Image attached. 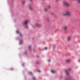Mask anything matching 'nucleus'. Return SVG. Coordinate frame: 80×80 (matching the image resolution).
<instances>
[{
    "label": "nucleus",
    "mask_w": 80,
    "mask_h": 80,
    "mask_svg": "<svg viewBox=\"0 0 80 80\" xmlns=\"http://www.w3.org/2000/svg\"><path fill=\"white\" fill-rule=\"evenodd\" d=\"M48 48L47 47H45V50H47Z\"/></svg>",
    "instance_id": "6ab92c4d"
},
{
    "label": "nucleus",
    "mask_w": 80,
    "mask_h": 80,
    "mask_svg": "<svg viewBox=\"0 0 80 80\" xmlns=\"http://www.w3.org/2000/svg\"><path fill=\"white\" fill-rule=\"evenodd\" d=\"M51 72H52V73H55V71L54 70H51Z\"/></svg>",
    "instance_id": "9b49d317"
},
{
    "label": "nucleus",
    "mask_w": 80,
    "mask_h": 80,
    "mask_svg": "<svg viewBox=\"0 0 80 80\" xmlns=\"http://www.w3.org/2000/svg\"><path fill=\"white\" fill-rule=\"evenodd\" d=\"M28 28V27H27L26 28Z\"/></svg>",
    "instance_id": "393cba45"
},
{
    "label": "nucleus",
    "mask_w": 80,
    "mask_h": 80,
    "mask_svg": "<svg viewBox=\"0 0 80 80\" xmlns=\"http://www.w3.org/2000/svg\"><path fill=\"white\" fill-rule=\"evenodd\" d=\"M70 70H71V68H69L68 70H66V73L68 75V72L69 71H70Z\"/></svg>",
    "instance_id": "423d86ee"
},
{
    "label": "nucleus",
    "mask_w": 80,
    "mask_h": 80,
    "mask_svg": "<svg viewBox=\"0 0 80 80\" xmlns=\"http://www.w3.org/2000/svg\"><path fill=\"white\" fill-rule=\"evenodd\" d=\"M35 26L36 27H40V24H38V23H36V24H35Z\"/></svg>",
    "instance_id": "6e6552de"
},
{
    "label": "nucleus",
    "mask_w": 80,
    "mask_h": 80,
    "mask_svg": "<svg viewBox=\"0 0 80 80\" xmlns=\"http://www.w3.org/2000/svg\"><path fill=\"white\" fill-rule=\"evenodd\" d=\"M25 1H23V2H22V3H23V4H24V3H25Z\"/></svg>",
    "instance_id": "dca6fc26"
},
{
    "label": "nucleus",
    "mask_w": 80,
    "mask_h": 80,
    "mask_svg": "<svg viewBox=\"0 0 80 80\" xmlns=\"http://www.w3.org/2000/svg\"><path fill=\"white\" fill-rule=\"evenodd\" d=\"M66 62H70V59H67L66 60Z\"/></svg>",
    "instance_id": "f8f14e48"
},
{
    "label": "nucleus",
    "mask_w": 80,
    "mask_h": 80,
    "mask_svg": "<svg viewBox=\"0 0 80 80\" xmlns=\"http://www.w3.org/2000/svg\"><path fill=\"white\" fill-rule=\"evenodd\" d=\"M63 4L64 5H66L67 7H70V4L68 2L66 1H63Z\"/></svg>",
    "instance_id": "f03ea898"
},
{
    "label": "nucleus",
    "mask_w": 80,
    "mask_h": 80,
    "mask_svg": "<svg viewBox=\"0 0 80 80\" xmlns=\"http://www.w3.org/2000/svg\"><path fill=\"white\" fill-rule=\"evenodd\" d=\"M29 73H30L31 75H32V72H29Z\"/></svg>",
    "instance_id": "2eb2a0df"
},
{
    "label": "nucleus",
    "mask_w": 80,
    "mask_h": 80,
    "mask_svg": "<svg viewBox=\"0 0 80 80\" xmlns=\"http://www.w3.org/2000/svg\"><path fill=\"white\" fill-rule=\"evenodd\" d=\"M17 33H19L18 31H17Z\"/></svg>",
    "instance_id": "4be33fe9"
},
{
    "label": "nucleus",
    "mask_w": 80,
    "mask_h": 80,
    "mask_svg": "<svg viewBox=\"0 0 80 80\" xmlns=\"http://www.w3.org/2000/svg\"><path fill=\"white\" fill-rule=\"evenodd\" d=\"M29 9H30L31 10H33V8H32V6H31L30 5H29Z\"/></svg>",
    "instance_id": "0eeeda50"
},
{
    "label": "nucleus",
    "mask_w": 80,
    "mask_h": 80,
    "mask_svg": "<svg viewBox=\"0 0 80 80\" xmlns=\"http://www.w3.org/2000/svg\"><path fill=\"white\" fill-rule=\"evenodd\" d=\"M47 8L49 9H50V8H51V6L50 5H48V6Z\"/></svg>",
    "instance_id": "9d476101"
},
{
    "label": "nucleus",
    "mask_w": 80,
    "mask_h": 80,
    "mask_svg": "<svg viewBox=\"0 0 80 80\" xmlns=\"http://www.w3.org/2000/svg\"><path fill=\"white\" fill-rule=\"evenodd\" d=\"M30 2H32V0H30Z\"/></svg>",
    "instance_id": "a878e982"
},
{
    "label": "nucleus",
    "mask_w": 80,
    "mask_h": 80,
    "mask_svg": "<svg viewBox=\"0 0 80 80\" xmlns=\"http://www.w3.org/2000/svg\"><path fill=\"white\" fill-rule=\"evenodd\" d=\"M57 2H58L59 1H60V0H56Z\"/></svg>",
    "instance_id": "5701e85b"
},
{
    "label": "nucleus",
    "mask_w": 80,
    "mask_h": 80,
    "mask_svg": "<svg viewBox=\"0 0 80 80\" xmlns=\"http://www.w3.org/2000/svg\"><path fill=\"white\" fill-rule=\"evenodd\" d=\"M48 8H45L44 9V10L45 11V12H47L48 11Z\"/></svg>",
    "instance_id": "1a4fd4ad"
},
{
    "label": "nucleus",
    "mask_w": 80,
    "mask_h": 80,
    "mask_svg": "<svg viewBox=\"0 0 80 80\" xmlns=\"http://www.w3.org/2000/svg\"><path fill=\"white\" fill-rule=\"evenodd\" d=\"M38 72H40V71L39 70H38Z\"/></svg>",
    "instance_id": "b1692460"
},
{
    "label": "nucleus",
    "mask_w": 80,
    "mask_h": 80,
    "mask_svg": "<svg viewBox=\"0 0 80 80\" xmlns=\"http://www.w3.org/2000/svg\"><path fill=\"white\" fill-rule=\"evenodd\" d=\"M71 38H72V36H69L68 37L67 40L68 41H70V40H71Z\"/></svg>",
    "instance_id": "39448f33"
},
{
    "label": "nucleus",
    "mask_w": 80,
    "mask_h": 80,
    "mask_svg": "<svg viewBox=\"0 0 80 80\" xmlns=\"http://www.w3.org/2000/svg\"><path fill=\"white\" fill-rule=\"evenodd\" d=\"M51 15H54V13L53 12H52L51 13Z\"/></svg>",
    "instance_id": "4468645a"
},
{
    "label": "nucleus",
    "mask_w": 80,
    "mask_h": 80,
    "mask_svg": "<svg viewBox=\"0 0 80 80\" xmlns=\"http://www.w3.org/2000/svg\"><path fill=\"white\" fill-rule=\"evenodd\" d=\"M28 23H29V21L27 20L24 22V24L26 25H27V24Z\"/></svg>",
    "instance_id": "20e7f679"
},
{
    "label": "nucleus",
    "mask_w": 80,
    "mask_h": 80,
    "mask_svg": "<svg viewBox=\"0 0 80 80\" xmlns=\"http://www.w3.org/2000/svg\"><path fill=\"white\" fill-rule=\"evenodd\" d=\"M29 48L30 49V50H31V46H29Z\"/></svg>",
    "instance_id": "f3484780"
},
{
    "label": "nucleus",
    "mask_w": 80,
    "mask_h": 80,
    "mask_svg": "<svg viewBox=\"0 0 80 80\" xmlns=\"http://www.w3.org/2000/svg\"><path fill=\"white\" fill-rule=\"evenodd\" d=\"M68 29V26H65L63 27V29L65 31H66Z\"/></svg>",
    "instance_id": "7ed1b4c3"
},
{
    "label": "nucleus",
    "mask_w": 80,
    "mask_h": 80,
    "mask_svg": "<svg viewBox=\"0 0 80 80\" xmlns=\"http://www.w3.org/2000/svg\"><path fill=\"white\" fill-rule=\"evenodd\" d=\"M22 42L20 41V44H22Z\"/></svg>",
    "instance_id": "a211bd4d"
},
{
    "label": "nucleus",
    "mask_w": 80,
    "mask_h": 80,
    "mask_svg": "<svg viewBox=\"0 0 80 80\" xmlns=\"http://www.w3.org/2000/svg\"><path fill=\"white\" fill-rule=\"evenodd\" d=\"M78 3H80V0H78Z\"/></svg>",
    "instance_id": "ddd939ff"
},
{
    "label": "nucleus",
    "mask_w": 80,
    "mask_h": 80,
    "mask_svg": "<svg viewBox=\"0 0 80 80\" xmlns=\"http://www.w3.org/2000/svg\"><path fill=\"white\" fill-rule=\"evenodd\" d=\"M71 16L72 14L69 11H65V13H62L63 16Z\"/></svg>",
    "instance_id": "f257e3e1"
},
{
    "label": "nucleus",
    "mask_w": 80,
    "mask_h": 80,
    "mask_svg": "<svg viewBox=\"0 0 80 80\" xmlns=\"http://www.w3.org/2000/svg\"><path fill=\"white\" fill-rule=\"evenodd\" d=\"M32 27H33V28H34V27L33 26Z\"/></svg>",
    "instance_id": "c85d7f7f"
},
{
    "label": "nucleus",
    "mask_w": 80,
    "mask_h": 80,
    "mask_svg": "<svg viewBox=\"0 0 80 80\" xmlns=\"http://www.w3.org/2000/svg\"><path fill=\"white\" fill-rule=\"evenodd\" d=\"M33 80H35V78L33 77Z\"/></svg>",
    "instance_id": "412c9836"
},
{
    "label": "nucleus",
    "mask_w": 80,
    "mask_h": 80,
    "mask_svg": "<svg viewBox=\"0 0 80 80\" xmlns=\"http://www.w3.org/2000/svg\"><path fill=\"white\" fill-rule=\"evenodd\" d=\"M51 61V60H50V59H49V60H48V62H50Z\"/></svg>",
    "instance_id": "aec40b11"
},
{
    "label": "nucleus",
    "mask_w": 80,
    "mask_h": 80,
    "mask_svg": "<svg viewBox=\"0 0 80 80\" xmlns=\"http://www.w3.org/2000/svg\"><path fill=\"white\" fill-rule=\"evenodd\" d=\"M79 62H80V59L79 61Z\"/></svg>",
    "instance_id": "cd10ccee"
},
{
    "label": "nucleus",
    "mask_w": 80,
    "mask_h": 80,
    "mask_svg": "<svg viewBox=\"0 0 80 80\" xmlns=\"http://www.w3.org/2000/svg\"><path fill=\"white\" fill-rule=\"evenodd\" d=\"M20 35H22V34H20Z\"/></svg>",
    "instance_id": "bb28decb"
}]
</instances>
